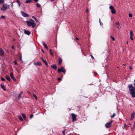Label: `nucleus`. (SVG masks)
<instances>
[{
    "label": "nucleus",
    "instance_id": "obj_1",
    "mask_svg": "<svg viewBox=\"0 0 135 135\" xmlns=\"http://www.w3.org/2000/svg\"><path fill=\"white\" fill-rule=\"evenodd\" d=\"M27 25H36L34 21L32 19H30L29 21H26Z\"/></svg>",
    "mask_w": 135,
    "mask_h": 135
},
{
    "label": "nucleus",
    "instance_id": "obj_2",
    "mask_svg": "<svg viewBox=\"0 0 135 135\" xmlns=\"http://www.w3.org/2000/svg\"><path fill=\"white\" fill-rule=\"evenodd\" d=\"M9 5L6 4H4L1 8V10L3 11H5L9 8Z\"/></svg>",
    "mask_w": 135,
    "mask_h": 135
},
{
    "label": "nucleus",
    "instance_id": "obj_3",
    "mask_svg": "<svg viewBox=\"0 0 135 135\" xmlns=\"http://www.w3.org/2000/svg\"><path fill=\"white\" fill-rule=\"evenodd\" d=\"M134 90L133 88L129 89L130 93L132 95V96L133 97H135V92L134 91Z\"/></svg>",
    "mask_w": 135,
    "mask_h": 135
},
{
    "label": "nucleus",
    "instance_id": "obj_4",
    "mask_svg": "<svg viewBox=\"0 0 135 135\" xmlns=\"http://www.w3.org/2000/svg\"><path fill=\"white\" fill-rule=\"evenodd\" d=\"M61 71H62L64 73H65V71L64 68L62 66L61 67V69L59 68L58 69V73H60Z\"/></svg>",
    "mask_w": 135,
    "mask_h": 135
},
{
    "label": "nucleus",
    "instance_id": "obj_5",
    "mask_svg": "<svg viewBox=\"0 0 135 135\" xmlns=\"http://www.w3.org/2000/svg\"><path fill=\"white\" fill-rule=\"evenodd\" d=\"M109 8L111 9V12L113 14H115L116 13V11L113 6H111L109 7Z\"/></svg>",
    "mask_w": 135,
    "mask_h": 135
},
{
    "label": "nucleus",
    "instance_id": "obj_6",
    "mask_svg": "<svg viewBox=\"0 0 135 135\" xmlns=\"http://www.w3.org/2000/svg\"><path fill=\"white\" fill-rule=\"evenodd\" d=\"M112 122V120H111L108 123H107L105 124V126L107 128H109L111 125V123Z\"/></svg>",
    "mask_w": 135,
    "mask_h": 135
},
{
    "label": "nucleus",
    "instance_id": "obj_7",
    "mask_svg": "<svg viewBox=\"0 0 135 135\" xmlns=\"http://www.w3.org/2000/svg\"><path fill=\"white\" fill-rule=\"evenodd\" d=\"M71 114L72 117V121L74 122L76 120V115L74 113H72Z\"/></svg>",
    "mask_w": 135,
    "mask_h": 135
},
{
    "label": "nucleus",
    "instance_id": "obj_8",
    "mask_svg": "<svg viewBox=\"0 0 135 135\" xmlns=\"http://www.w3.org/2000/svg\"><path fill=\"white\" fill-rule=\"evenodd\" d=\"M21 15L24 17H28L29 16L28 15L25 13L23 11H21Z\"/></svg>",
    "mask_w": 135,
    "mask_h": 135
},
{
    "label": "nucleus",
    "instance_id": "obj_9",
    "mask_svg": "<svg viewBox=\"0 0 135 135\" xmlns=\"http://www.w3.org/2000/svg\"><path fill=\"white\" fill-rule=\"evenodd\" d=\"M24 33L26 34L29 35L31 33V32L29 31H27L25 29H24Z\"/></svg>",
    "mask_w": 135,
    "mask_h": 135
},
{
    "label": "nucleus",
    "instance_id": "obj_10",
    "mask_svg": "<svg viewBox=\"0 0 135 135\" xmlns=\"http://www.w3.org/2000/svg\"><path fill=\"white\" fill-rule=\"evenodd\" d=\"M34 64L35 65L40 66L41 65V63L40 62H34Z\"/></svg>",
    "mask_w": 135,
    "mask_h": 135
},
{
    "label": "nucleus",
    "instance_id": "obj_11",
    "mask_svg": "<svg viewBox=\"0 0 135 135\" xmlns=\"http://www.w3.org/2000/svg\"><path fill=\"white\" fill-rule=\"evenodd\" d=\"M10 77L14 81H15L16 79L13 76V74L12 73H10Z\"/></svg>",
    "mask_w": 135,
    "mask_h": 135
},
{
    "label": "nucleus",
    "instance_id": "obj_12",
    "mask_svg": "<svg viewBox=\"0 0 135 135\" xmlns=\"http://www.w3.org/2000/svg\"><path fill=\"white\" fill-rule=\"evenodd\" d=\"M51 67L55 70H56L57 69V66L56 65H51Z\"/></svg>",
    "mask_w": 135,
    "mask_h": 135
},
{
    "label": "nucleus",
    "instance_id": "obj_13",
    "mask_svg": "<svg viewBox=\"0 0 135 135\" xmlns=\"http://www.w3.org/2000/svg\"><path fill=\"white\" fill-rule=\"evenodd\" d=\"M135 115V113L134 112L132 113L131 114V118H130V120H132L134 118V115Z\"/></svg>",
    "mask_w": 135,
    "mask_h": 135
},
{
    "label": "nucleus",
    "instance_id": "obj_14",
    "mask_svg": "<svg viewBox=\"0 0 135 135\" xmlns=\"http://www.w3.org/2000/svg\"><path fill=\"white\" fill-rule=\"evenodd\" d=\"M0 51L1 52V55H4V52L2 48L0 49Z\"/></svg>",
    "mask_w": 135,
    "mask_h": 135
},
{
    "label": "nucleus",
    "instance_id": "obj_15",
    "mask_svg": "<svg viewBox=\"0 0 135 135\" xmlns=\"http://www.w3.org/2000/svg\"><path fill=\"white\" fill-rule=\"evenodd\" d=\"M6 79L8 80L9 81H11V80L9 77V76H6Z\"/></svg>",
    "mask_w": 135,
    "mask_h": 135
},
{
    "label": "nucleus",
    "instance_id": "obj_16",
    "mask_svg": "<svg viewBox=\"0 0 135 135\" xmlns=\"http://www.w3.org/2000/svg\"><path fill=\"white\" fill-rule=\"evenodd\" d=\"M21 114L25 120H26V115L25 114L22 113Z\"/></svg>",
    "mask_w": 135,
    "mask_h": 135
},
{
    "label": "nucleus",
    "instance_id": "obj_17",
    "mask_svg": "<svg viewBox=\"0 0 135 135\" xmlns=\"http://www.w3.org/2000/svg\"><path fill=\"white\" fill-rule=\"evenodd\" d=\"M18 118L21 121H22L23 120L22 117H21V116L20 115H19L18 116Z\"/></svg>",
    "mask_w": 135,
    "mask_h": 135
},
{
    "label": "nucleus",
    "instance_id": "obj_18",
    "mask_svg": "<svg viewBox=\"0 0 135 135\" xmlns=\"http://www.w3.org/2000/svg\"><path fill=\"white\" fill-rule=\"evenodd\" d=\"M43 45L47 49H48V47L46 45L44 42H43Z\"/></svg>",
    "mask_w": 135,
    "mask_h": 135
},
{
    "label": "nucleus",
    "instance_id": "obj_19",
    "mask_svg": "<svg viewBox=\"0 0 135 135\" xmlns=\"http://www.w3.org/2000/svg\"><path fill=\"white\" fill-rule=\"evenodd\" d=\"M1 87L3 89L4 91L6 90V89L5 88L4 86V85H3L1 84Z\"/></svg>",
    "mask_w": 135,
    "mask_h": 135
},
{
    "label": "nucleus",
    "instance_id": "obj_20",
    "mask_svg": "<svg viewBox=\"0 0 135 135\" xmlns=\"http://www.w3.org/2000/svg\"><path fill=\"white\" fill-rule=\"evenodd\" d=\"M32 1V0H27L25 1L26 3H28L31 2Z\"/></svg>",
    "mask_w": 135,
    "mask_h": 135
},
{
    "label": "nucleus",
    "instance_id": "obj_21",
    "mask_svg": "<svg viewBox=\"0 0 135 135\" xmlns=\"http://www.w3.org/2000/svg\"><path fill=\"white\" fill-rule=\"evenodd\" d=\"M22 91H21L20 94H19V96L18 97V100H20V98L21 97V95H22Z\"/></svg>",
    "mask_w": 135,
    "mask_h": 135
},
{
    "label": "nucleus",
    "instance_id": "obj_22",
    "mask_svg": "<svg viewBox=\"0 0 135 135\" xmlns=\"http://www.w3.org/2000/svg\"><path fill=\"white\" fill-rule=\"evenodd\" d=\"M128 88L130 89L132 88H134L132 85V84L130 85H129L128 86Z\"/></svg>",
    "mask_w": 135,
    "mask_h": 135
},
{
    "label": "nucleus",
    "instance_id": "obj_23",
    "mask_svg": "<svg viewBox=\"0 0 135 135\" xmlns=\"http://www.w3.org/2000/svg\"><path fill=\"white\" fill-rule=\"evenodd\" d=\"M62 60L61 58H60L59 60V64H60L62 62Z\"/></svg>",
    "mask_w": 135,
    "mask_h": 135
},
{
    "label": "nucleus",
    "instance_id": "obj_24",
    "mask_svg": "<svg viewBox=\"0 0 135 135\" xmlns=\"http://www.w3.org/2000/svg\"><path fill=\"white\" fill-rule=\"evenodd\" d=\"M17 2L18 3V5L19 6H20V2L19 1V0H17Z\"/></svg>",
    "mask_w": 135,
    "mask_h": 135
},
{
    "label": "nucleus",
    "instance_id": "obj_25",
    "mask_svg": "<svg viewBox=\"0 0 135 135\" xmlns=\"http://www.w3.org/2000/svg\"><path fill=\"white\" fill-rule=\"evenodd\" d=\"M33 96L34 97H35V98L36 99V100H37V96L34 94H33Z\"/></svg>",
    "mask_w": 135,
    "mask_h": 135
},
{
    "label": "nucleus",
    "instance_id": "obj_26",
    "mask_svg": "<svg viewBox=\"0 0 135 135\" xmlns=\"http://www.w3.org/2000/svg\"><path fill=\"white\" fill-rule=\"evenodd\" d=\"M49 51L51 55L52 56H53V53L52 51V50L51 49H50Z\"/></svg>",
    "mask_w": 135,
    "mask_h": 135
},
{
    "label": "nucleus",
    "instance_id": "obj_27",
    "mask_svg": "<svg viewBox=\"0 0 135 135\" xmlns=\"http://www.w3.org/2000/svg\"><path fill=\"white\" fill-rule=\"evenodd\" d=\"M130 36H133V31L131 30L130 31Z\"/></svg>",
    "mask_w": 135,
    "mask_h": 135
},
{
    "label": "nucleus",
    "instance_id": "obj_28",
    "mask_svg": "<svg viewBox=\"0 0 135 135\" xmlns=\"http://www.w3.org/2000/svg\"><path fill=\"white\" fill-rule=\"evenodd\" d=\"M44 62L45 63V65H46V67H48V64H47V62H46V61H45Z\"/></svg>",
    "mask_w": 135,
    "mask_h": 135
},
{
    "label": "nucleus",
    "instance_id": "obj_29",
    "mask_svg": "<svg viewBox=\"0 0 135 135\" xmlns=\"http://www.w3.org/2000/svg\"><path fill=\"white\" fill-rule=\"evenodd\" d=\"M4 2V0H0V3H3Z\"/></svg>",
    "mask_w": 135,
    "mask_h": 135
},
{
    "label": "nucleus",
    "instance_id": "obj_30",
    "mask_svg": "<svg viewBox=\"0 0 135 135\" xmlns=\"http://www.w3.org/2000/svg\"><path fill=\"white\" fill-rule=\"evenodd\" d=\"M5 16H2L1 17V19H4L5 18Z\"/></svg>",
    "mask_w": 135,
    "mask_h": 135
},
{
    "label": "nucleus",
    "instance_id": "obj_31",
    "mask_svg": "<svg viewBox=\"0 0 135 135\" xmlns=\"http://www.w3.org/2000/svg\"><path fill=\"white\" fill-rule=\"evenodd\" d=\"M110 38L113 41H115V39L113 37L111 36H110Z\"/></svg>",
    "mask_w": 135,
    "mask_h": 135
},
{
    "label": "nucleus",
    "instance_id": "obj_32",
    "mask_svg": "<svg viewBox=\"0 0 135 135\" xmlns=\"http://www.w3.org/2000/svg\"><path fill=\"white\" fill-rule=\"evenodd\" d=\"M115 114L114 113H113V115L111 117V118H113L114 117V116H115Z\"/></svg>",
    "mask_w": 135,
    "mask_h": 135
},
{
    "label": "nucleus",
    "instance_id": "obj_33",
    "mask_svg": "<svg viewBox=\"0 0 135 135\" xmlns=\"http://www.w3.org/2000/svg\"><path fill=\"white\" fill-rule=\"evenodd\" d=\"M99 22H100V25H103V24L102 22H101L100 19H99Z\"/></svg>",
    "mask_w": 135,
    "mask_h": 135
},
{
    "label": "nucleus",
    "instance_id": "obj_34",
    "mask_svg": "<svg viewBox=\"0 0 135 135\" xmlns=\"http://www.w3.org/2000/svg\"><path fill=\"white\" fill-rule=\"evenodd\" d=\"M36 6L37 7H39L40 6V5L38 3H37L36 4Z\"/></svg>",
    "mask_w": 135,
    "mask_h": 135
},
{
    "label": "nucleus",
    "instance_id": "obj_35",
    "mask_svg": "<svg viewBox=\"0 0 135 135\" xmlns=\"http://www.w3.org/2000/svg\"><path fill=\"white\" fill-rule=\"evenodd\" d=\"M135 128V121H134V123L133 124V129H134Z\"/></svg>",
    "mask_w": 135,
    "mask_h": 135
},
{
    "label": "nucleus",
    "instance_id": "obj_36",
    "mask_svg": "<svg viewBox=\"0 0 135 135\" xmlns=\"http://www.w3.org/2000/svg\"><path fill=\"white\" fill-rule=\"evenodd\" d=\"M129 17H131L132 16V14H129Z\"/></svg>",
    "mask_w": 135,
    "mask_h": 135
},
{
    "label": "nucleus",
    "instance_id": "obj_37",
    "mask_svg": "<svg viewBox=\"0 0 135 135\" xmlns=\"http://www.w3.org/2000/svg\"><path fill=\"white\" fill-rule=\"evenodd\" d=\"M33 116V114H31L30 115V119H31Z\"/></svg>",
    "mask_w": 135,
    "mask_h": 135
},
{
    "label": "nucleus",
    "instance_id": "obj_38",
    "mask_svg": "<svg viewBox=\"0 0 135 135\" xmlns=\"http://www.w3.org/2000/svg\"><path fill=\"white\" fill-rule=\"evenodd\" d=\"M129 68L131 70H132L133 69L132 68V66H129Z\"/></svg>",
    "mask_w": 135,
    "mask_h": 135
},
{
    "label": "nucleus",
    "instance_id": "obj_39",
    "mask_svg": "<svg viewBox=\"0 0 135 135\" xmlns=\"http://www.w3.org/2000/svg\"><path fill=\"white\" fill-rule=\"evenodd\" d=\"M115 24L116 25H118L119 24V23L118 22H115Z\"/></svg>",
    "mask_w": 135,
    "mask_h": 135
},
{
    "label": "nucleus",
    "instance_id": "obj_40",
    "mask_svg": "<svg viewBox=\"0 0 135 135\" xmlns=\"http://www.w3.org/2000/svg\"><path fill=\"white\" fill-rule=\"evenodd\" d=\"M132 36H130V38L131 40H133V38L132 37Z\"/></svg>",
    "mask_w": 135,
    "mask_h": 135
},
{
    "label": "nucleus",
    "instance_id": "obj_41",
    "mask_svg": "<svg viewBox=\"0 0 135 135\" xmlns=\"http://www.w3.org/2000/svg\"><path fill=\"white\" fill-rule=\"evenodd\" d=\"M134 88H133L134 89V90H135V79L134 80Z\"/></svg>",
    "mask_w": 135,
    "mask_h": 135
},
{
    "label": "nucleus",
    "instance_id": "obj_42",
    "mask_svg": "<svg viewBox=\"0 0 135 135\" xmlns=\"http://www.w3.org/2000/svg\"><path fill=\"white\" fill-rule=\"evenodd\" d=\"M1 79L3 81H4L5 80V79L2 77L1 78Z\"/></svg>",
    "mask_w": 135,
    "mask_h": 135
},
{
    "label": "nucleus",
    "instance_id": "obj_43",
    "mask_svg": "<svg viewBox=\"0 0 135 135\" xmlns=\"http://www.w3.org/2000/svg\"><path fill=\"white\" fill-rule=\"evenodd\" d=\"M116 28L119 30L120 28V27H119L118 26H117Z\"/></svg>",
    "mask_w": 135,
    "mask_h": 135
},
{
    "label": "nucleus",
    "instance_id": "obj_44",
    "mask_svg": "<svg viewBox=\"0 0 135 135\" xmlns=\"http://www.w3.org/2000/svg\"><path fill=\"white\" fill-rule=\"evenodd\" d=\"M62 133L64 135H65V130H64L62 131Z\"/></svg>",
    "mask_w": 135,
    "mask_h": 135
},
{
    "label": "nucleus",
    "instance_id": "obj_45",
    "mask_svg": "<svg viewBox=\"0 0 135 135\" xmlns=\"http://www.w3.org/2000/svg\"><path fill=\"white\" fill-rule=\"evenodd\" d=\"M61 79L60 78H58V80L59 81H60L61 80Z\"/></svg>",
    "mask_w": 135,
    "mask_h": 135
},
{
    "label": "nucleus",
    "instance_id": "obj_46",
    "mask_svg": "<svg viewBox=\"0 0 135 135\" xmlns=\"http://www.w3.org/2000/svg\"><path fill=\"white\" fill-rule=\"evenodd\" d=\"M35 20V21H36V22H38V20L36 18Z\"/></svg>",
    "mask_w": 135,
    "mask_h": 135
},
{
    "label": "nucleus",
    "instance_id": "obj_47",
    "mask_svg": "<svg viewBox=\"0 0 135 135\" xmlns=\"http://www.w3.org/2000/svg\"><path fill=\"white\" fill-rule=\"evenodd\" d=\"M88 9H87L86 10V13H88Z\"/></svg>",
    "mask_w": 135,
    "mask_h": 135
},
{
    "label": "nucleus",
    "instance_id": "obj_48",
    "mask_svg": "<svg viewBox=\"0 0 135 135\" xmlns=\"http://www.w3.org/2000/svg\"><path fill=\"white\" fill-rule=\"evenodd\" d=\"M11 6L12 7H13V3H11Z\"/></svg>",
    "mask_w": 135,
    "mask_h": 135
},
{
    "label": "nucleus",
    "instance_id": "obj_49",
    "mask_svg": "<svg viewBox=\"0 0 135 135\" xmlns=\"http://www.w3.org/2000/svg\"><path fill=\"white\" fill-rule=\"evenodd\" d=\"M14 62H15V64H16V65H17V61H15Z\"/></svg>",
    "mask_w": 135,
    "mask_h": 135
},
{
    "label": "nucleus",
    "instance_id": "obj_50",
    "mask_svg": "<svg viewBox=\"0 0 135 135\" xmlns=\"http://www.w3.org/2000/svg\"><path fill=\"white\" fill-rule=\"evenodd\" d=\"M32 17L34 19H35L36 18L34 16H32Z\"/></svg>",
    "mask_w": 135,
    "mask_h": 135
},
{
    "label": "nucleus",
    "instance_id": "obj_51",
    "mask_svg": "<svg viewBox=\"0 0 135 135\" xmlns=\"http://www.w3.org/2000/svg\"><path fill=\"white\" fill-rule=\"evenodd\" d=\"M41 58L42 59V60L44 62L45 61L41 57Z\"/></svg>",
    "mask_w": 135,
    "mask_h": 135
},
{
    "label": "nucleus",
    "instance_id": "obj_52",
    "mask_svg": "<svg viewBox=\"0 0 135 135\" xmlns=\"http://www.w3.org/2000/svg\"><path fill=\"white\" fill-rule=\"evenodd\" d=\"M41 51L43 53H44V51L42 49H41Z\"/></svg>",
    "mask_w": 135,
    "mask_h": 135
},
{
    "label": "nucleus",
    "instance_id": "obj_53",
    "mask_svg": "<svg viewBox=\"0 0 135 135\" xmlns=\"http://www.w3.org/2000/svg\"><path fill=\"white\" fill-rule=\"evenodd\" d=\"M12 49H14V46H12Z\"/></svg>",
    "mask_w": 135,
    "mask_h": 135
},
{
    "label": "nucleus",
    "instance_id": "obj_54",
    "mask_svg": "<svg viewBox=\"0 0 135 135\" xmlns=\"http://www.w3.org/2000/svg\"><path fill=\"white\" fill-rule=\"evenodd\" d=\"M91 57L93 58V59H94V57H93V56H92V55H91Z\"/></svg>",
    "mask_w": 135,
    "mask_h": 135
},
{
    "label": "nucleus",
    "instance_id": "obj_55",
    "mask_svg": "<svg viewBox=\"0 0 135 135\" xmlns=\"http://www.w3.org/2000/svg\"><path fill=\"white\" fill-rule=\"evenodd\" d=\"M34 1L36 2H37L38 1V0H34Z\"/></svg>",
    "mask_w": 135,
    "mask_h": 135
},
{
    "label": "nucleus",
    "instance_id": "obj_56",
    "mask_svg": "<svg viewBox=\"0 0 135 135\" xmlns=\"http://www.w3.org/2000/svg\"><path fill=\"white\" fill-rule=\"evenodd\" d=\"M75 39H76V40H79L78 38H77V37H76V38H75Z\"/></svg>",
    "mask_w": 135,
    "mask_h": 135
},
{
    "label": "nucleus",
    "instance_id": "obj_57",
    "mask_svg": "<svg viewBox=\"0 0 135 135\" xmlns=\"http://www.w3.org/2000/svg\"><path fill=\"white\" fill-rule=\"evenodd\" d=\"M21 58H22L21 56H20V60L21 61Z\"/></svg>",
    "mask_w": 135,
    "mask_h": 135
},
{
    "label": "nucleus",
    "instance_id": "obj_58",
    "mask_svg": "<svg viewBox=\"0 0 135 135\" xmlns=\"http://www.w3.org/2000/svg\"><path fill=\"white\" fill-rule=\"evenodd\" d=\"M125 126H126V124H125V125L124 126V127L123 128V129L124 128H125Z\"/></svg>",
    "mask_w": 135,
    "mask_h": 135
},
{
    "label": "nucleus",
    "instance_id": "obj_59",
    "mask_svg": "<svg viewBox=\"0 0 135 135\" xmlns=\"http://www.w3.org/2000/svg\"><path fill=\"white\" fill-rule=\"evenodd\" d=\"M13 40L14 41L15 40V38H14L13 39Z\"/></svg>",
    "mask_w": 135,
    "mask_h": 135
},
{
    "label": "nucleus",
    "instance_id": "obj_60",
    "mask_svg": "<svg viewBox=\"0 0 135 135\" xmlns=\"http://www.w3.org/2000/svg\"><path fill=\"white\" fill-rule=\"evenodd\" d=\"M32 26L33 28L35 26Z\"/></svg>",
    "mask_w": 135,
    "mask_h": 135
},
{
    "label": "nucleus",
    "instance_id": "obj_61",
    "mask_svg": "<svg viewBox=\"0 0 135 135\" xmlns=\"http://www.w3.org/2000/svg\"><path fill=\"white\" fill-rule=\"evenodd\" d=\"M128 41H127V44H128Z\"/></svg>",
    "mask_w": 135,
    "mask_h": 135
},
{
    "label": "nucleus",
    "instance_id": "obj_62",
    "mask_svg": "<svg viewBox=\"0 0 135 135\" xmlns=\"http://www.w3.org/2000/svg\"><path fill=\"white\" fill-rule=\"evenodd\" d=\"M54 0H51V1H53Z\"/></svg>",
    "mask_w": 135,
    "mask_h": 135
},
{
    "label": "nucleus",
    "instance_id": "obj_63",
    "mask_svg": "<svg viewBox=\"0 0 135 135\" xmlns=\"http://www.w3.org/2000/svg\"><path fill=\"white\" fill-rule=\"evenodd\" d=\"M123 65L124 66H125V65H126L125 64H123Z\"/></svg>",
    "mask_w": 135,
    "mask_h": 135
},
{
    "label": "nucleus",
    "instance_id": "obj_64",
    "mask_svg": "<svg viewBox=\"0 0 135 135\" xmlns=\"http://www.w3.org/2000/svg\"><path fill=\"white\" fill-rule=\"evenodd\" d=\"M7 52H8V50H7Z\"/></svg>",
    "mask_w": 135,
    "mask_h": 135
}]
</instances>
